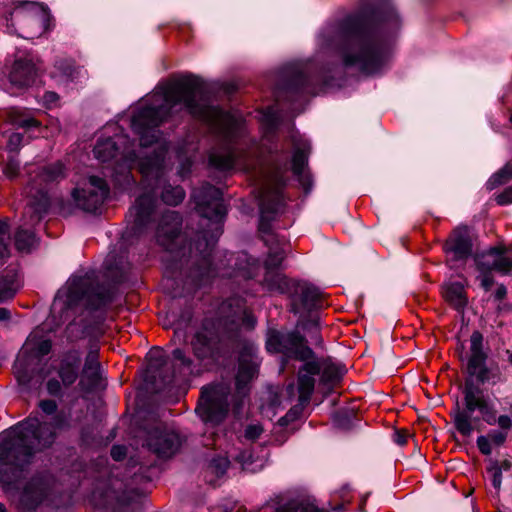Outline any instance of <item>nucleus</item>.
Segmentation results:
<instances>
[{"instance_id": "obj_49", "label": "nucleus", "mask_w": 512, "mask_h": 512, "mask_svg": "<svg viewBox=\"0 0 512 512\" xmlns=\"http://www.w3.org/2000/svg\"><path fill=\"white\" fill-rule=\"evenodd\" d=\"M40 409L47 415L54 414L57 410V403L54 400L46 399L41 400L39 403Z\"/></svg>"}, {"instance_id": "obj_44", "label": "nucleus", "mask_w": 512, "mask_h": 512, "mask_svg": "<svg viewBox=\"0 0 512 512\" xmlns=\"http://www.w3.org/2000/svg\"><path fill=\"white\" fill-rule=\"evenodd\" d=\"M24 140V135L22 133L14 132L11 133L8 137L7 141V151L6 153L17 154L19 149L21 148Z\"/></svg>"}, {"instance_id": "obj_58", "label": "nucleus", "mask_w": 512, "mask_h": 512, "mask_svg": "<svg viewBox=\"0 0 512 512\" xmlns=\"http://www.w3.org/2000/svg\"><path fill=\"white\" fill-rule=\"evenodd\" d=\"M296 418V413L293 410H289L285 416L279 419V424L281 426H286L289 421L294 420Z\"/></svg>"}, {"instance_id": "obj_4", "label": "nucleus", "mask_w": 512, "mask_h": 512, "mask_svg": "<svg viewBox=\"0 0 512 512\" xmlns=\"http://www.w3.org/2000/svg\"><path fill=\"white\" fill-rule=\"evenodd\" d=\"M55 437L51 424L32 416L0 434V484L6 494L16 488L6 467L24 471L32 463L36 450L51 446Z\"/></svg>"}, {"instance_id": "obj_29", "label": "nucleus", "mask_w": 512, "mask_h": 512, "mask_svg": "<svg viewBox=\"0 0 512 512\" xmlns=\"http://www.w3.org/2000/svg\"><path fill=\"white\" fill-rule=\"evenodd\" d=\"M285 257L286 253L283 248L271 249L269 251V254L264 262L266 273L263 280L268 290H270V282H275V276L281 275L280 273H277L276 270L281 266Z\"/></svg>"}, {"instance_id": "obj_40", "label": "nucleus", "mask_w": 512, "mask_h": 512, "mask_svg": "<svg viewBox=\"0 0 512 512\" xmlns=\"http://www.w3.org/2000/svg\"><path fill=\"white\" fill-rule=\"evenodd\" d=\"M276 512H325L312 503H297L288 501L284 505L276 507Z\"/></svg>"}, {"instance_id": "obj_3", "label": "nucleus", "mask_w": 512, "mask_h": 512, "mask_svg": "<svg viewBox=\"0 0 512 512\" xmlns=\"http://www.w3.org/2000/svg\"><path fill=\"white\" fill-rule=\"evenodd\" d=\"M386 21V15L373 10L348 15L338 23L337 41L345 67H355L365 74H373L382 68L387 56Z\"/></svg>"}, {"instance_id": "obj_33", "label": "nucleus", "mask_w": 512, "mask_h": 512, "mask_svg": "<svg viewBox=\"0 0 512 512\" xmlns=\"http://www.w3.org/2000/svg\"><path fill=\"white\" fill-rule=\"evenodd\" d=\"M476 264L479 271H497L503 275L512 274V258L508 256L495 258L492 262L477 259Z\"/></svg>"}, {"instance_id": "obj_1", "label": "nucleus", "mask_w": 512, "mask_h": 512, "mask_svg": "<svg viewBox=\"0 0 512 512\" xmlns=\"http://www.w3.org/2000/svg\"><path fill=\"white\" fill-rule=\"evenodd\" d=\"M202 92L203 82L193 74L173 76L158 86L132 115L131 127L139 137L140 145L149 147L159 142L162 137L160 126L173 116L178 105H182L192 117L208 123L222 140L208 153L209 167L220 172L253 170L256 158L251 147L236 145L240 128L238 119L230 112L202 101Z\"/></svg>"}, {"instance_id": "obj_46", "label": "nucleus", "mask_w": 512, "mask_h": 512, "mask_svg": "<svg viewBox=\"0 0 512 512\" xmlns=\"http://www.w3.org/2000/svg\"><path fill=\"white\" fill-rule=\"evenodd\" d=\"M487 472L491 475V482L496 490H500L502 483V472L500 468L496 466H490L487 468Z\"/></svg>"}, {"instance_id": "obj_63", "label": "nucleus", "mask_w": 512, "mask_h": 512, "mask_svg": "<svg viewBox=\"0 0 512 512\" xmlns=\"http://www.w3.org/2000/svg\"><path fill=\"white\" fill-rule=\"evenodd\" d=\"M11 317V312L4 307H0V322L9 320Z\"/></svg>"}, {"instance_id": "obj_12", "label": "nucleus", "mask_w": 512, "mask_h": 512, "mask_svg": "<svg viewBox=\"0 0 512 512\" xmlns=\"http://www.w3.org/2000/svg\"><path fill=\"white\" fill-rule=\"evenodd\" d=\"M230 397L231 384L228 381L205 385L201 388L195 412L206 426L216 427L228 416Z\"/></svg>"}, {"instance_id": "obj_57", "label": "nucleus", "mask_w": 512, "mask_h": 512, "mask_svg": "<svg viewBox=\"0 0 512 512\" xmlns=\"http://www.w3.org/2000/svg\"><path fill=\"white\" fill-rule=\"evenodd\" d=\"M491 465L496 466L497 468H500L501 472L509 471L512 467V464L509 460L493 461V462H491Z\"/></svg>"}, {"instance_id": "obj_13", "label": "nucleus", "mask_w": 512, "mask_h": 512, "mask_svg": "<svg viewBox=\"0 0 512 512\" xmlns=\"http://www.w3.org/2000/svg\"><path fill=\"white\" fill-rule=\"evenodd\" d=\"M60 494V484L52 473L37 472L24 484L17 505L24 512L36 511L41 505L57 506Z\"/></svg>"}, {"instance_id": "obj_30", "label": "nucleus", "mask_w": 512, "mask_h": 512, "mask_svg": "<svg viewBox=\"0 0 512 512\" xmlns=\"http://www.w3.org/2000/svg\"><path fill=\"white\" fill-rule=\"evenodd\" d=\"M443 296L446 302L459 312L464 310L468 302L464 286L459 282L446 284Z\"/></svg>"}, {"instance_id": "obj_8", "label": "nucleus", "mask_w": 512, "mask_h": 512, "mask_svg": "<svg viewBox=\"0 0 512 512\" xmlns=\"http://www.w3.org/2000/svg\"><path fill=\"white\" fill-rule=\"evenodd\" d=\"M28 173L29 181L25 193L29 201L24 215H29L27 224L34 226L41 221L50 207L49 191L66 177V173L61 162L29 169Z\"/></svg>"}, {"instance_id": "obj_17", "label": "nucleus", "mask_w": 512, "mask_h": 512, "mask_svg": "<svg viewBox=\"0 0 512 512\" xmlns=\"http://www.w3.org/2000/svg\"><path fill=\"white\" fill-rule=\"evenodd\" d=\"M259 358L256 348L251 343H244L239 351L238 371L235 377L236 391L232 396L233 411L240 413L243 399L249 393V383L257 377Z\"/></svg>"}, {"instance_id": "obj_53", "label": "nucleus", "mask_w": 512, "mask_h": 512, "mask_svg": "<svg viewBox=\"0 0 512 512\" xmlns=\"http://www.w3.org/2000/svg\"><path fill=\"white\" fill-rule=\"evenodd\" d=\"M506 253V248L504 246H494L491 247L486 255H484L481 259L484 260L485 257H492L493 259L498 257H504Z\"/></svg>"}, {"instance_id": "obj_25", "label": "nucleus", "mask_w": 512, "mask_h": 512, "mask_svg": "<svg viewBox=\"0 0 512 512\" xmlns=\"http://www.w3.org/2000/svg\"><path fill=\"white\" fill-rule=\"evenodd\" d=\"M472 239L467 228H456L444 244L446 254L453 260H466L472 254Z\"/></svg>"}, {"instance_id": "obj_54", "label": "nucleus", "mask_w": 512, "mask_h": 512, "mask_svg": "<svg viewBox=\"0 0 512 512\" xmlns=\"http://www.w3.org/2000/svg\"><path fill=\"white\" fill-rule=\"evenodd\" d=\"M10 256L9 246L6 239L0 237V266L3 265Z\"/></svg>"}, {"instance_id": "obj_51", "label": "nucleus", "mask_w": 512, "mask_h": 512, "mask_svg": "<svg viewBox=\"0 0 512 512\" xmlns=\"http://www.w3.org/2000/svg\"><path fill=\"white\" fill-rule=\"evenodd\" d=\"M46 388L48 393L53 396L60 395L62 391L61 383L57 379H49Z\"/></svg>"}, {"instance_id": "obj_47", "label": "nucleus", "mask_w": 512, "mask_h": 512, "mask_svg": "<svg viewBox=\"0 0 512 512\" xmlns=\"http://www.w3.org/2000/svg\"><path fill=\"white\" fill-rule=\"evenodd\" d=\"M496 203L500 206L509 205L512 203V187L505 188L499 193L496 198Z\"/></svg>"}, {"instance_id": "obj_61", "label": "nucleus", "mask_w": 512, "mask_h": 512, "mask_svg": "<svg viewBox=\"0 0 512 512\" xmlns=\"http://www.w3.org/2000/svg\"><path fill=\"white\" fill-rule=\"evenodd\" d=\"M9 232V224L7 220H0V237L5 239L6 234Z\"/></svg>"}, {"instance_id": "obj_10", "label": "nucleus", "mask_w": 512, "mask_h": 512, "mask_svg": "<svg viewBox=\"0 0 512 512\" xmlns=\"http://www.w3.org/2000/svg\"><path fill=\"white\" fill-rule=\"evenodd\" d=\"M275 282H270V291L288 293L290 298V311L300 316L297 327H304L303 319L311 316V324L317 321L312 313L322 307L323 301L319 291L307 282L289 279L284 275H276Z\"/></svg>"}, {"instance_id": "obj_21", "label": "nucleus", "mask_w": 512, "mask_h": 512, "mask_svg": "<svg viewBox=\"0 0 512 512\" xmlns=\"http://www.w3.org/2000/svg\"><path fill=\"white\" fill-rule=\"evenodd\" d=\"M37 77V67L33 59L26 55L15 59L9 71L8 80L11 89H7L10 94H15V90H20L31 86Z\"/></svg>"}, {"instance_id": "obj_42", "label": "nucleus", "mask_w": 512, "mask_h": 512, "mask_svg": "<svg viewBox=\"0 0 512 512\" xmlns=\"http://www.w3.org/2000/svg\"><path fill=\"white\" fill-rule=\"evenodd\" d=\"M16 289L14 279L10 276H0V303L12 299Z\"/></svg>"}, {"instance_id": "obj_37", "label": "nucleus", "mask_w": 512, "mask_h": 512, "mask_svg": "<svg viewBox=\"0 0 512 512\" xmlns=\"http://www.w3.org/2000/svg\"><path fill=\"white\" fill-rule=\"evenodd\" d=\"M15 247L20 252H29L34 244L35 236L30 229L19 228L14 235Z\"/></svg>"}, {"instance_id": "obj_18", "label": "nucleus", "mask_w": 512, "mask_h": 512, "mask_svg": "<svg viewBox=\"0 0 512 512\" xmlns=\"http://www.w3.org/2000/svg\"><path fill=\"white\" fill-rule=\"evenodd\" d=\"M96 290V279L93 273L75 275L68 280L65 289L58 291L52 304V311L66 312L83 298L93 295H97L99 300H102Z\"/></svg>"}, {"instance_id": "obj_26", "label": "nucleus", "mask_w": 512, "mask_h": 512, "mask_svg": "<svg viewBox=\"0 0 512 512\" xmlns=\"http://www.w3.org/2000/svg\"><path fill=\"white\" fill-rule=\"evenodd\" d=\"M320 374V367L316 362V358L303 362L297 374L298 400L303 404H307L314 392L315 376Z\"/></svg>"}, {"instance_id": "obj_27", "label": "nucleus", "mask_w": 512, "mask_h": 512, "mask_svg": "<svg viewBox=\"0 0 512 512\" xmlns=\"http://www.w3.org/2000/svg\"><path fill=\"white\" fill-rule=\"evenodd\" d=\"M81 355L78 351L67 352L60 360L58 375L64 386H71L79 377Z\"/></svg>"}, {"instance_id": "obj_11", "label": "nucleus", "mask_w": 512, "mask_h": 512, "mask_svg": "<svg viewBox=\"0 0 512 512\" xmlns=\"http://www.w3.org/2000/svg\"><path fill=\"white\" fill-rule=\"evenodd\" d=\"M138 438L142 446L160 460H168L175 456L184 442V438L176 429L157 418L143 423Z\"/></svg>"}, {"instance_id": "obj_15", "label": "nucleus", "mask_w": 512, "mask_h": 512, "mask_svg": "<svg viewBox=\"0 0 512 512\" xmlns=\"http://www.w3.org/2000/svg\"><path fill=\"white\" fill-rule=\"evenodd\" d=\"M93 152L99 161L112 166L118 185L126 187L135 183L131 173L137 161V153L134 149L120 151L118 143L113 138H106L97 141Z\"/></svg>"}, {"instance_id": "obj_14", "label": "nucleus", "mask_w": 512, "mask_h": 512, "mask_svg": "<svg viewBox=\"0 0 512 512\" xmlns=\"http://www.w3.org/2000/svg\"><path fill=\"white\" fill-rule=\"evenodd\" d=\"M175 363L170 374L164 373L167 360L163 349L153 347L146 355L147 367L144 379L147 383L156 385L159 381L163 386L171 384L177 377H185L192 374L193 361L187 357L184 351L176 348L172 352Z\"/></svg>"}, {"instance_id": "obj_16", "label": "nucleus", "mask_w": 512, "mask_h": 512, "mask_svg": "<svg viewBox=\"0 0 512 512\" xmlns=\"http://www.w3.org/2000/svg\"><path fill=\"white\" fill-rule=\"evenodd\" d=\"M266 349L271 353L281 354L286 360L306 362L316 358L306 337L298 330L289 332L270 330L266 340Z\"/></svg>"}, {"instance_id": "obj_28", "label": "nucleus", "mask_w": 512, "mask_h": 512, "mask_svg": "<svg viewBox=\"0 0 512 512\" xmlns=\"http://www.w3.org/2000/svg\"><path fill=\"white\" fill-rule=\"evenodd\" d=\"M5 121L13 126L29 131L40 127V122L28 110L12 107L5 112Z\"/></svg>"}, {"instance_id": "obj_31", "label": "nucleus", "mask_w": 512, "mask_h": 512, "mask_svg": "<svg viewBox=\"0 0 512 512\" xmlns=\"http://www.w3.org/2000/svg\"><path fill=\"white\" fill-rule=\"evenodd\" d=\"M316 362L320 367V384L327 389H332L341 379L340 368L335 363L317 357Z\"/></svg>"}, {"instance_id": "obj_48", "label": "nucleus", "mask_w": 512, "mask_h": 512, "mask_svg": "<svg viewBox=\"0 0 512 512\" xmlns=\"http://www.w3.org/2000/svg\"><path fill=\"white\" fill-rule=\"evenodd\" d=\"M477 447L483 455H490L492 452L491 441L487 436H479L477 438Z\"/></svg>"}, {"instance_id": "obj_5", "label": "nucleus", "mask_w": 512, "mask_h": 512, "mask_svg": "<svg viewBox=\"0 0 512 512\" xmlns=\"http://www.w3.org/2000/svg\"><path fill=\"white\" fill-rule=\"evenodd\" d=\"M168 151V144L163 143L152 155L139 161V172L142 175V184L145 192L140 195L134 206L130 209L133 218L127 228L130 236L142 234L151 221L155 211L157 196L168 206H177L185 199V191L180 185H172L164 179V160Z\"/></svg>"}, {"instance_id": "obj_6", "label": "nucleus", "mask_w": 512, "mask_h": 512, "mask_svg": "<svg viewBox=\"0 0 512 512\" xmlns=\"http://www.w3.org/2000/svg\"><path fill=\"white\" fill-rule=\"evenodd\" d=\"M245 318L248 314L243 298L233 296L223 301L217 316L206 317L194 334L191 340L194 356L201 361H215L221 351V334L233 331Z\"/></svg>"}, {"instance_id": "obj_56", "label": "nucleus", "mask_w": 512, "mask_h": 512, "mask_svg": "<svg viewBox=\"0 0 512 512\" xmlns=\"http://www.w3.org/2000/svg\"><path fill=\"white\" fill-rule=\"evenodd\" d=\"M409 434L405 430H398L394 434V440L399 445H405L407 443Z\"/></svg>"}, {"instance_id": "obj_36", "label": "nucleus", "mask_w": 512, "mask_h": 512, "mask_svg": "<svg viewBox=\"0 0 512 512\" xmlns=\"http://www.w3.org/2000/svg\"><path fill=\"white\" fill-rule=\"evenodd\" d=\"M52 349V342L49 339L36 340L30 336L23 346V351L31 353L35 357L48 355Z\"/></svg>"}, {"instance_id": "obj_38", "label": "nucleus", "mask_w": 512, "mask_h": 512, "mask_svg": "<svg viewBox=\"0 0 512 512\" xmlns=\"http://www.w3.org/2000/svg\"><path fill=\"white\" fill-rule=\"evenodd\" d=\"M512 179V161L506 163L499 171L494 173L487 182V187L490 190L506 184Z\"/></svg>"}, {"instance_id": "obj_24", "label": "nucleus", "mask_w": 512, "mask_h": 512, "mask_svg": "<svg viewBox=\"0 0 512 512\" xmlns=\"http://www.w3.org/2000/svg\"><path fill=\"white\" fill-rule=\"evenodd\" d=\"M79 384L86 391H93L104 386L99 362V348L97 346L91 347L86 355Z\"/></svg>"}, {"instance_id": "obj_43", "label": "nucleus", "mask_w": 512, "mask_h": 512, "mask_svg": "<svg viewBox=\"0 0 512 512\" xmlns=\"http://www.w3.org/2000/svg\"><path fill=\"white\" fill-rule=\"evenodd\" d=\"M167 317L169 320V324L171 326H177V329L181 328L182 326H187L188 323L192 319V312L190 309H185L181 315L178 317L174 311H169L167 313Z\"/></svg>"}, {"instance_id": "obj_22", "label": "nucleus", "mask_w": 512, "mask_h": 512, "mask_svg": "<svg viewBox=\"0 0 512 512\" xmlns=\"http://www.w3.org/2000/svg\"><path fill=\"white\" fill-rule=\"evenodd\" d=\"M182 217L176 211H165L156 229V240L167 251L174 252V244L180 236Z\"/></svg>"}, {"instance_id": "obj_34", "label": "nucleus", "mask_w": 512, "mask_h": 512, "mask_svg": "<svg viewBox=\"0 0 512 512\" xmlns=\"http://www.w3.org/2000/svg\"><path fill=\"white\" fill-rule=\"evenodd\" d=\"M54 68V76L60 77L64 81L76 80L81 72L72 59H59L55 62Z\"/></svg>"}, {"instance_id": "obj_2", "label": "nucleus", "mask_w": 512, "mask_h": 512, "mask_svg": "<svg viewBox=\"0 0 512 512\" xmlns=\"http://www.w3.org/2000/svg\"><path fill=\"white\" fill-rule=\"evenodd\" d=\"M191 198L197 213L209 221V229L198 233L197 239L190 246L191 267L186 273V281L198 288L217 276L245 280L253 278L255 267L245 253L224 252L217 257V263L212 260L228 211L222 191L209 183H203L193 189Z\"/></svg>"}, {"instance_id": "obj_35", "label": "nucleus", "mask_w": 512, "mask_h": 512, "mask_svg": "<svg viewBox=\"0 0 512 512\" xmlns=\"http://www.w3.org/2000/svg\"><path fill=\"white\" fill-rule=\"evenodd\" d=\"M309 78L302 71H296L291 76L286 91L292 95L301 96L305 93H309L308 89Z\"/></svg>"}, {"instance_id": "obj_7", "label": "nucleus", "mask_w": 512, "mask_h": 512, "mask_svg": "<svg viewBox=\"0 0 512 512\" xmlns=\"http://www.w3.org/2000/svg\"><path fill=\"white\" fill-rule=\"evenodd\" d=\"M452 419L455 429L463 437H470L474 430H479L482 420L489 425L498 423L506 430L512 427L511 418L507 415L497 418V411L489 397L480 387L468 381L463 389V407L457 406Z\"/></svg>"}, {"instance_id": "obj_59", "label": "nucleus", "mask_w": 512, "mask_h": 512, "mask_svg": "<svg viewBox=\"0 0 512 512\" xmlns=\"http://www.w3.org/2000/svg\"><path fill=\"white\" fill-rule=\"evenodd\" d=\"M507 290L504 285H499L494 293V297L496 300H502L506 297Z\"/></svg>"}, {"instance_id": "obj_52", "label": "nucleus", "mask_w": 512, "mask_h": 512, "mask_svg": "<svg viewBox=\"0 0 512 512\" xmlns=\"http://www.w3.org/2000/svg\"><path fill=\"white\" fill-rule=\"evenodd\" d=\"M126 447L123 446V445H114L112 448H111V457L115 460V461H121L125 458L126 456Z\"/></svg>"}, {"instance_id": "obj_19", "label": "nucleus", "mask_w": 512, "mask_h": 512, "mask_svg": "<svg viewBox=\"0 0 512 512\" xmlns=\"http://www.w3.org/2000/svg\"><path fill=\"white\" fill-rule=\"evenodd\" d=\"M110 194V187L104 178L89 176L82 188H75L72 197L76 206L88 213L101 211Z\"/></svg>"}, {"instance_id": "obj_23", "label": "nucleus", "mask_w": 512, "mask_h": 512, "mask_svg": "<svg viewBox=\"0 0 512 512\" xmlns=\"http://www.w3.org/2000/svg\"><path fill=\"white\" fill-rule=\"evenodd\" d=\"M293 145L292 172L305 192H308L312 187V178L307 170L311 145L304 139H294Z\"/></svg>"}, {"instance_id": "obj_32", "label": "nucleus", "mask_w": 512, "mask_h": 512, "mask_svg": "<svg viewBox=\"0 0 512 512\" xmlns=\"http://www.w3.org/2000/svg\"><path fill=\"white\" fill-rule=\"evenodd\" d=\"M230 465L228 457L219 455L210 460L205 470V480L210 485L216 486L217 479L221 478Z\"/></svg>"}, {"instance_id": "obj_62", "label": "nucleus", "mask_w": 512, "mask_h": 512, "mask_svg": "<svg viewBox=\"0 0 512 512\" xmlns=\"http://www.w3.org/2000/svg\"><path fill=\"white\" fill-rule=\"evenodd\" d=\"M44 99L48 103H56L59 97L55 92H46L44 95Z\"/></svg>"}, {"instance_id": "obj_39", "label": "nucleus", "mask_w": 512, "mask_h": 512, "mask_svg": "<svg viewBox=\"0 0 512 512\" xmlns=\"http://www.w3.org/2000/svg\"><path fill=\"white\" fill-rule=\"evenodd\" d=\"M0 161L3 166V173L6 177L13 179L18 176L20 163L17 154L6 153V157H4V154L0 153Z\"/></svg>"}, {"instance_id": "obj_60", "label": "nucleus", "mask_w": 512, "mask_h": 512, "mask_svg": "<svg viewBox=\"0 0 512 512\" xmlns=\"http://www.w3.org/2000/svg\"><path fill=\"white\" fill-rule=\"evenodd\" d=\"M37 3L32 1H19L16 5V9H28L36 7Z\"/></svg>"}, {"instance_id": "obj_64", "label": "nucleus", "mask_w": 512, "mask_h": 512, "mask_svg": "<svg viewBox=\"0 0 512 512\" xmlns=\"http://www.w3.org/2000/svg\"><path fill=\"white\" fill-rule=\"evenodd\" d=\"M506 353H507V355H508V361H509V363L512 365V351L507 350V352H506Z\"/></svg>"}, {"instance_id": "obj_9", "label": "nucleus", "mask_w": 512, "mask_h": 512, "mask_svg": "<svg viewBox=\"0 0 512 512\" xmlns=\"http://www.w3.org/2000/svg\"><path fill=\"white\" fill-rule=\"evenodd\" d=\"M286 165L272 164L265 172L259 189V230L271 232V223L285 207L283 190L287 183Z\"/></svg>"}, {"instance_id": "obj_45", "label": "nucleus", "mask_w": 512, "mask_h": 512, "mask_svg": "<svg viewBox=\"0 0 512 512\" xmlns=\"http://www.w3.org/2000/svg\"><path fill=\"white\" fill-rule=\"evenodd\" d=\"M263 432V428L257 424L248 425L244 431V438L248 441H255L260 437Z\"/></svg>"}, {"instance_id": "obj_20", "label": "nucleus", "mask_w": 512, "mask_h": 512, "mask_svg": "<svg viewBox=\"0 0 512 512\" xmlns=\"http://www.w3.org/2000/svg\"><path fill=\"white\" fill-rule=\"evenodd\" d=\"M483 335L474 331L470 337V357L467 363V372L475 376L477 381L485 384H496L501 379V372L498 366L488 367L486 365L487 354L483 351Z\"/></svg>"}, {"instance_id": "obj_50", "label": "nucleus", "mask_w": 512, "mask_h": 512, "mask_svg": "<svg viewBox=\"0 0 512 512\" xmlns=\"http://www.w3.org/2000/svg\"><path fill=\"white\" fill-rule=\"evenodd\" d=\"M487 437L490 439V441L493 444L499 446V445H502L505 442L507 434L505 432H502V431L493 430V431H490L487 434Z\"/></svg>"}, {"instance_id": "obj_55", "label": "nucleus", "mask_w": 512, "mask_h": 512, "mask_svg": "<svg viewBox=\"0 0 512 512\" xmlns=\"http://www.w3.org/2000/svg\"><path fill=\"white\" fill-rule=\"evenodd\" d=\"M481 272V286L488 291L492 285L494 284V278L491 272H487V270L480 271Z\"/></svg>"}, {"instance_id": "obj_41", "label": "nucleus", "mask_w": 512, "mask_h": 512, "mask_svg": "<svg viewBox=\"0 0 512 512\" xmlns=\"http://www.w3.org/2000/svg\"><path fill=\"white\" fill-rule=\"evenodd\" d=\"M352 500L351 491L348 487H343L333 495V502L330 503L331 509L334 511H342L345 506Z\"/></svg>"}]
</instances>
